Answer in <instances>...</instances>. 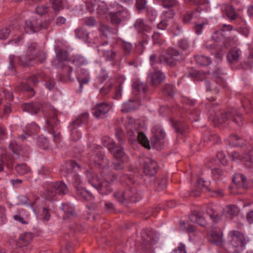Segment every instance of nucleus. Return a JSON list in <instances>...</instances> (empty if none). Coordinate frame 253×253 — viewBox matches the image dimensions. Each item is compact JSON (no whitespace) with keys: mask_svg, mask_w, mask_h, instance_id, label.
Listing matches in <instances>:
<instances>
[{"mask_svg":"<svg viewBox=\"0 0 253 253\" xmlns=\"http://www.w3.org/2000/svg\"><path fill=\"white\" fill-rule=\"evenodd\" d=\"M140 161L142 165L143 172L146 175L152 176L156 173L158 167L155 160L148 157H142Z\"/></svg>","mask_w":253,"mask_h":253,"instance_id":"9","label":"nucleus"},{"mask_svg":"<svg viewBox=\"0 0 253 253\" xmlns=\"http://www.w3.org/2000/svg\"><path fill=\"white\" fill-rule=\"evenodd\" d=\"M195 59L196 63L201 66L209 65L211 62L210 58L204 55H196Z\"/></svg>","mask_w":253,"mask_h":253,"instance_id":"40","label":"nucleus"},{"mask_svg":"<svg viewBox=\"0 0 253 253\" xmlns=\"http://www.w3.org/2000/svg\"><path fill=\"white\" fill-rule=\"evenodd\" d=\"M69 61L76 66L80 67L86 63L84 58L80 55H75L70 57Z\"/></svg>","mask_w":253,"mask_h":253,"instance_id":"35","label":"nucleus"},{"mask_svg":"<svg viewBox=\"0 0 253 253\" xmlns=\"http://www.w3.org/2000/svg\"><path fill=\"white\" fill-rule=\"evenodd\" d=\"M76 190L78 195L83 200L91 201L94 199L92 194L84 187L78 185Z\"/></svg>","mask_w":253,"mask_h":253,"instance_id":"22","label":"nucleus"},{"mask_svg":"<svg viewBox=\"0 0 253 253\" xmlns=\"http://www.w3.org/2000/svg\"><path fill=\"white\" fill-rule=\"evenodd\" d=\"M47 131L53 135L54 141L56 143L60 142L61 135L60 132L55 131V128H59L60 127V121L57 118V114L56 111L52 108H50L49 113L47 116Z\"/></svg>","mask_w":253,"mask_h":253,"instance_id":"7","label":"nucleus"},{"mask_svg":"<svg viewBox=\"0 0 253 253\" xmlns=\"http://www.w3.org/2000/svg\"><path fill=\"white\" fill-rule=\"evenodd\" d=\"M209 182L205 181L203 178H199L197 181V187L199 189L205 188L208 191H212V188L209 187Z\"/></svg>","mask_w":253,"mask_h":253,"instance_id":"51","label":"nucleus"},{"mask_svg":"<svg viewBox=\"0 0 253 253\" xmlns=\"http://www.w3.org/2000/svg\"><path fill=\"white\" fill-rule=\"evenodd\" d=\"M238 213V208L234 205L226 206L223 210V214L227 218H231Z\"/></svg>","mask_w":253,"mask_h":253,"instance_id":"27","label":"nucleus"},{"mask_svg":"<svg viewBox=\"0 0 253 253\" xmlns=\"http://www.w3.org/2000/svg\"><path fill=\"white\" fill-rule=\"evenodd\" d=\"M56 57L59 62L63 63L64 61H69L68 52L65 50L59 49L56 52Z\"/></svg>","mask_w":253,"mask_h":253,"instance_id":"39","label":"nucleus"},{"mask_svg":"<svg viewBox=\"0 0 253 253\" xmlns=\"http://www.w3.org/2000/svg\"><path fill=\"white\" fill-rule=\"evenodd\" d=\"M19 87V89L22 90L30 92L31 93L30 95V97L34 95L35 92L34 91V89L31 86H30L29 84L25 82H22Z\"/></svg>","mask_w":253,"mask_h":253,"instance_id":"50","label":"nucleus"},{"mask_svg":"<svg viewBox=\"0 0 253 253\" xmlns=\"http://www.w3.org/2000/svg\"><path fill=\"white\" fill-rule=\"evenodd\" d=\"M27 130L29 133H24L20 136L22 141L25 140L31 134L36 133L39 130L38 126L35 123L28 125L26 127Z\"/></svg>","mask_w":253,"mask_h":253,"instance_id":"28","label":"nucleus"},{"mask_svg":"<svg viewBox=\"0 0 253 253\" xmlns=\"http://www.w3.org/2000/svg\"><path fill=\"white\" fill-rule=\"evenodd\" d=\"M101 174L104 179L101 181L96 173L87 170L86 171V176L88 183L94 187L102 195H107L111 192L112 189L110 185L116 179V176L109 171L108 168H103Z\"/></svg>","mask_w":253,"mask_h":253,"instance_id":"2","label":"nucleus"},{"mask_svg":"<svg viewBox=\"0 0 253 253\" xmlns=\"http://www.w3.org/2000/svg\"><path fill=\"white\" fill-rule=\"evenodd\" d=\"M190 75L198 81L203 80L205 78V75L204 73L196 70L191 72Z\"/></svg>","mask_w":253,"mask_h":253,"instance_id":"58","label":"nucleus"},{"mask_svg":"<svg viewBox=\"0 0 253 253\" xmlns=\"http://www.w3.org/2000/svg\"><path fill=\"white\" fill-rule=\"evenodd\" d=\"M245 166L246 168L251 172H253V159L248 155L246 159L245 160Z\"/></svg>","mask_w":253,"mask_h":253,"instance_id":"57","label":"nucleus"},{"mask_svg":"<svg viewBox=\"0 0 253 253\" xmlns=\"http://www.w3.org/2000/svg\"><path fill=\"white\" fill-rule=\"evenodd\" d=\"M113 150H109L110 152L117 159L122 158L125 155L124 149L120 146H117L116 143L113 146Z\"/></svg>","mask_w":253,"mask_h":253,"instance_id":"38","label":"nucleus"},{"mask_svg":"<svg viewBox=\"0 0 253 253\" xmlns=\"http://www.w3.org/2000/svg\"><path fill=\"white\" fill-rule=\"evenodd\" d=\"M21 108L24 112H28L32 115H37L43 111V106L39 102L25 103L22 105Z\"/></svg>","mask_w":253,"mask_h":253,"instance_id":"14","label":"nucleus"},{"mask_svg":"<svg viewBox=\"0 0 253 253\" xmlns=\"http://www.w3.org/2000/svg\"><path fill=\"white\" fill-rule=\"evenodd\" d=\"M74 245L71 242H68L67 243L65 249L60 250V253H70L74 250Z\"/></svg>","mask_w":253,"mask_h":253,"instance_id":"64","label":"nucleus"},{"mask_svg":"<svg viewBox=\"0 0 253 253\" xmlns=\"http://www.w3.org/2000/svg\"><path fill=\"white\" fill-rule=\"evenodd\" d=\"M225 12L227 16L231 20L236 19L237 15L232 5H227L225 8Z\"/></svg>","mask_w":253,"mask_h":253,"instance_id":"46","label":"nucleus"},{"mask_svg":"<svg viewBox=\"0 0 253 253\" xmlns=\"http://www.w3.org/2000/svg\"><path fill=\"white\" fill-rule=\"evenodd\" d=\"M110 108L109 104L102 103L97 104L92 109V113L96 118H102L109 111Z\"/></svg>","mask_w":253,"mask_h":253,"instance_id":"15","label":"nucleus"},{"mask_svg":"<svg viewBox=\"0 0 253 253\" xmlns=\"http://www.w3.org/2000/svg\"><path fill=\"white\" fill-rule=\"evenodd\" d=\"M102 141L103 146L106 147L109 151L113 150V146H115V142L109 137L103 136L102 138Z\"/></svg>","mask_w":253,"mask_h":253,"instance_id":"47","label":"nucleus"},{"mask_svg":"<svg viewBox=\"0 0 253 253\" xmlns=\"http://www.w3.org/2000/svg\"><path fill=\"white\" fill-rule=\"evenodd\" d=\"M153 137L151 142L157 149H160L163 143L165 133L162 127L159 125L155 126L152 129Z\"/></svg>","mask_w":253,"mask_h":253,"instance_id":"12","label":"nucleus"},{"mask_svg":"<svg viewBox=\"0 0 253 253\" xmlns=\"http://www.w3.org/2000/svg\"><path fill=\"white\" fill-rule=\"evenodd\" d=\"M159 4L166 8H170L178 5V2L176 0H159Z\"/></svg>","mask_w":253,"mask_h":253,"instance_id":"41","label":"nucleus"},{"mask_svg":"<svg viewBox=\"0 0 253 253\" xmlns=\"http://www.w3.org/2000/svg\"><path fill=\"white\" fill-rule=\"evenodd\" d=\"M49 25V21H41L37 18H33L25 21V29L27 32L34 33L42 29H47Z\"/></svg>","mask_w":253,"mask_h":253,"instance_id":"8","label":"nucleus"},{"mask_svg":"<svg viewBox=\"0 0 253 253\" xmlns=\"http://www.w3.org/2000/svg\"><path fill=\"white\" fill-rule=\"evenodd\" d=\"M10 29L8 28H3L0 29V39L5 40L9 36Z\"/></svg>","mask_w":253,"mask_h":253,"instance_id":"60","label":"nucleus"},{"mask_svg":"<svg viewBox=\"0 0 253 253\" xmlns=\"http://www.w3.org/2000/svg\"><path fill=\"white\" fill-rule=\"evenodd\" d=\"M159 239L157 233L152 229H143L141 232L140 245L142 253H154L153 246Z\"/></svg>","mask_w":253,"mask_h":253,"instance_id":"4","label":"nucleus"},{"mask_svg":"<svg viewBox=\"0 0 253 253\" xmlns=\"http://www.w3.org/2000/svg\"><path fill=\"white\" fill-rule=\"evenodd\" d=\"M48 7L45 5H39L36 8V12L40 15L46 14L48 11Z\"/></svg>","mask_w":253,"mask_h":253,"instance_id":"63","label":"nucleus"},{"mask_svg":"<svg viewBox=\"0 0 253 253\" xmlns=\"http://www.w3.org/2000/svg\"><path fill=\"white\" fill-rule=\"evenodd\" d=\"M137 139L139 143L146 148L150 149L149 141L142 132H138L137 134Z\"/></svg>","mask_w":253,"mask_h":253,"instance_id":"43","label":"nucleus"},{"mask_svg":"<svg viewBox=\"0 0 253 253\" xmlns=\"http://www.w3.org/2000/svg\"><path fill=\"white\" fill-rule=\"evenodd\" d=\"M93 163L95 165L106 167L108 164L107 160L105 158L104 155L102 153H97L93 158Z\"/></svg>","mask_w":253,"mask_h":253,"instance_id":"31","label":"nucleus"},{"mask_svg":"<svg viewBox=\"0 0 253 253\" xmlns=\"http://www.w3.org/2000/svg\"><path fill=\"white\" fill-rule=\"evenodd\" d=\"M49 1L52 5L54 13L56 14L64 8L63 3L61 0H50Z\"/></svg>","mask_w":253,"mask_h":253,"instance_id":"42","label":"nucleus"},{"mask_svg":"<svg viewBox=\"0 0 253 253\" xmlns=\"http://www.w3.org/2000/svg\"><path fill=\"white\" fill-rule=\"evenodd\" d=\"M209 241L213 244L218 247H222L223 245L222 239V233L220 231L212 230L211 234L209 237Z\"/></svg>","mask_w":253,"mask_h":253,"instance_id":"16","label":"nucleus"},{"mask_svg":"<svg viewBox=\"0 0 253 253\" xmlns=\"http://www.w3.org/2000/svg\"><path fill=\"white\" fill-rule=\"evenodd\" d=\"M107 11V8L106 4L103 2H101L98 5L97 8V13L99 15H103Z\"/></svg>","mask_w":253,"mask_h":253,"instance_id":"62","label":"nucleus"},{"mask_svg":"<svg viewBox=\"0 0 253 253\" xmlns=\"http://www.w3.org/2000/svg\"><path fill=\"white\" fill-rule=\"evenodd\" d=\"M37 145L41 149L46 150L49 146L48 140L44 136H39L37 138Z\"/></svg>","mask_w":253,"mask_h":253,"instance_id":"44","label":"nucleus"},{"mask_svg":"<svg viewBox=\"0 0 253 253\" xmlns=\"http://www.w3.org/2000/svg\"><path fill=\"white\" fill-rule=\"evenodd\" d=\"M142 198L141 193L138 191L135 187H131L127 191V201L129 202L135 203Z\"/></svg>","mask_w":253,"mask_h":253,"instance_id":"21","label":"nucleus"},{"mask_svg":"<svg viewBox=\"0 0 253 253\" xmlns=\"http://www.w3.org/2000/svg\"><path fill=\"white\" fill-rule=\"evenodd\" d=\"M2 159L5 161V165L8 168L11 169L13 167L14 164V160L10 155L5 154L2 157Z\"/></svg>","mask_w":253,"mask_h":253,"instance_id":"53","label":"nucleus"},{"mask_svg":"<svg viewBox=\"0 0 253 253\" xmlns=\"http://www.w3.org/2000/svg\"><path fill=\"white\" fill-rule=\"evenodd\" d=\"M189 219L192 222L202 226H204L206 224V221L203 214L197 211H194L189 215Z\"/></svg>","mask_w":253,"mask_h":253,"instance_id":"20","label":"nucleus"},{"mask_svg":"<svg viewBox=\"0 0 253 253\" xmlns=\"http://www.w3.org/2000/svg\"><path fill=\"white\" fill-rule=\"evenodd\" d=\"M132 87L133 92L136 93L142 92L144 93L148 90L147 85L138 79L133 80Z\"/></svg>","mask_w":253,"mask_h":253,"instance_id":"19","label":"nucleus"},{"mask_svg":"<svg viewBox=\"0 0 253 253\" xmlns=\"http://www.w3.org/2000/svg\"><path fill=\"white\" fill-rule=\"evenodd\" d=\"M76 36L77 38L82 39L87 42L89 39V33L83 28L80 27L75 30Z\"/></svg>","mask_w":253,"mask_h":253,"instance_id":"37","label":"nucleus"},{"mask_svg":"<svg viewBox=\"0 0 253 253\" xmlns=\"http://www.w3.org/2000/svg\"><path fill=\"white\" fill-rule=\"evenodd\" d=\"M69 189L67 185L62 181L50 182L43 193L44 198L48 201L56 199V196L64 195L68 193Z\"/></svg>","mask_w":253,"mask_h":253,"instance_id":"5","label":"nucleus"},{"mask_svg":"<svg viewBox=\"0 0 253 253\" xmlns=\"http://www.w3.org/2000/svg\"><path fill=\"white\" fill-rule=\"evenodd\" d=\"M209 103L207 104V107L209 109V117L213 122H218L220 124L225 123L227 121H232L240 126L242 125V110L237 111L234 109H231L227 111L218 110L215 111L214 109L217 104L214 102V99L211 97L208 100Z\"/></svg>","mask_w":253,"mask_h":253,"instance_id":"1","label":"nucleus"},{"mask_svg":"<svg viewBox=\"0 0 253 253\" xmlns=\"http://www.w3.org/2000/svg\"><path fill=\"white\" fill-rule=\"evenodd\" d=\"M224 74L221 69L218 68L214 72L213 76L216 78L215 82L221 85H224L225 81L220 77Z\"/></svg>","mask_w":253,"mask_h":253,"instance_id":"45","label":"nucleus"},{"mask_svg":"<svg viewBox=\"0 0 253 253\" xmlns=\"http://www.w3.org/2000/svg\"><path fill=\"white\" fill-rule=\"evenodd\" d=\"M184 55L179 50L173 48H169L167 51L162 52L158 57L155 54L150 56V62L152 66L156 63H166L170 66H175L178 62L183 61Z\"/></svg>","mask_w":253,"mask_h":253,"instance_id":"3","label":"nucleus"},{"mask_svg":"<svg viewBox=\"0 0 253 253\" xmlns=\"http://www.w3.org/2000/svg\"><path fill=\"white\" fill-rule=\"evenodd\" d=\"M35 235L32 232H25L20 235L16 242L17 249H21L24 252L28 249L29 245L33 241Z\"/></svg>","mask_w":253,"mask_h":253,"instance_id":"13","label":"nucleus"},{"mask_svg":"<svg viewBox=\"0 0 253 253\" xmlns=\"http://www.w3.org/2000/svg\"><path fill=\"white\" fill-rule=\"evenodd\" d=\"M174 126L178 135H185L188 132V127L185 123L176 122L174 124Z\"/></svg>","mask_w":253,"mask_h":253,"instance_id":"29","label":"nucleus"},{"mask_svg":"<svg viewBox=\"0 0 253 253\" xmlns=\"http://www.w3.org/2000/svg\"><path fill=\"white\" fill-rule=\"evenodd\" d=\"M233 182L237 185H241L244 189L247 188V178L241 173L235 174L233 176Z\"/></svg>","mask_w":253,"mask_h":253,"instance_id":"26","label":"nucleus"},{"mask_svg":"<svg viewBox=\"0 0 253 253\" xmlns=\"http://www.w3.org/2000/svg\"><path fill=\"white\" fill-rule=\"evenodd\" d=\"M71 140L76 142L81 137V133L76 128H71Z\"/></svg>","mask_w":253,"mask_h":253,"instance_id":"56","label":"nucleus"},{"mask_svg":"<svg viewBox=\"0 0 253 253\" xmlns=\"http://www.w3.org/2000/svg\"><path fill=\"white\" fill-rule=\"evenodd\" d=\"M62 209L67 216H75L76 214L74 209L68 204H63Z\"/></svg>","mask_w":253,"mask_h":253,"instance_id":"49","label":"nucleus"},{"mask_svg":"<svg viewBox=\"0 0 253 253\" xmlns=\"http://www.w3.org/2000/svg\"><path fill=\"white\" fill-rule=\"evenodd\" d=\"M165 75L161 71H157L150 73L147 79L152 85L157 86L165 79Z\"/></svg>","mask_w":253,"mask_h":253,"instance_id":"17","label":"nucleus"},{"mask_svg":"<svg viewBox=\"0 0 253 253\" xmlns=\"http://www.w3.org/2000/svg\"><path fill=\"white\" fill-rule=\"evenodd\" d=\"M99 30L105 38H108L111 35L117 34V30L116 29L111 28L105 24H101L99 27Z\"/></svg>","mask_w":253,"mask_h":253,"instance_id":"30","label":"nucleus"},{"mask_svg":"<svg viewBox=\"0 0 253 253\" xmlns=\"http://www.w3.org/2000/svg\"><path fill=\"white\" fill-rule=\"evenodd\" d=\"M26 53L27 56L34 57L37 62L43 63L46 58L45 53L40 49L36 42H33L28 46Z\"/></svg>","mask_w":253,"mask_h":253,"instance_id":"10","label":"nucleus"},{"mask_svg":"<svg viewBox=\"0 0 253 253\" xmlns=\"http://www.w3.org/2000/svg\"><path fill=\"white\" fill-rule=\"evenodd\" d=\"M107 44V42H105V43H102L98 47V51H101L102 52L103 57L106 59V60L111 61L115 59L116 56V53L113 51L112 50H103L101 48L102 46Z\"/></svg>","mask_w":253,"mask_h":253,"instance_id":"34","label":"nucleus"},{"mask_svg":"<svg viewBox=\"0 0 253 253\" xmlns=\"http://www.w3.org/2000/svg\"><path fill=\"white\" fill-rule=\"evenodd\" d=\"M88 119V114L87 113L81 114L79 117L73 121L70 125L71 128H76L80 126L82 124L86 123Z\"/></svg>","mask_w":253,"mask_h":253,"instance_id":"25","label":"nucleus"},{"mask_svg":"<svg viewBox=\"0 0 253 253\" xmlns=\"http://www.w3.org/2000/svg\"><path fill=\"white\" fill-rule=\"evenodd\" d=\"M249 241V238L238 230H232L228 234V242L234 250L233 253H239Z\"/></svg>","mask_w":253,"mask_h":253,"instance_id":"6","label":"nucleus"},{"mask_svg":"<svg viewBox=\"0 0 253 253\" xmlns=\"http://www.w3.org/2000/svg\"><path fill=\"white\" fill-rule=\"evenodd\" d=\"M202 9L200 7L196 8L192 12H187L183 17V21L185 23H189L193 17L198 18L199 16Z\"/></svg>","mask_w":253,"mask_h":253,"instance_id":"32","label":"nucleus"},{"mask_svg":"<svg viewBox=\"0 0 253 253\" xmlns=\"http://www.w3.org/2000/svg\"><path fill=\"white\" fill-rule=\"evenodd\" d=\"M16 172L20 175H24L30 173L31 169L25 164H17L15 167Z\"/></svg>","mask_w":253,"mask_h":253,"instance_id":"36","label":"nucleus"},{"mask_svg":"<svg viewBox=\"0 0 253 253\" xmlns=\"http://www.w3.org/2000/svg\"><path fill=\"white\" fill-rule=\"evenodd\" d=\"M73 68L71 66L67 65H63L61 66V71L59 75V80L61 82H66L68 81H72L71 73Z\"/></svg>","mask_w":253,"mask_h":253,"instance_id":"18","label":"nucleus"},{"mask_svg":"<svg viewBox=\"0 0 253 253\" xmlns=\"http://www.w3.org/2000/svg\"><path fill=\"white\" fill-rule=\"evenodd\" d=\"M83 21L84 24L88 27H93L96 24V20L93 17L85 18Z\"/></svg>","mask_w":253,"mask_h":253,"instance_id":"61","label":"nucleus"},{"mask_svg":"<svg viewBox=\"0 0 253 253\" xmlns=\"http://www.w3.org/2000/svg\"><path fill=\"white\" fill-rule=\"evenodd\" d=\"M212 176L214 181H219L222 179L223 172L219 168H214L211 170Z\"/></svg>","mask_w":253,"mask_h":253,"instance_id":"48","label":"nucleus"},{"mask_svg":"<svg viewBox=\"0 0 253 253\" xmlns=\"http://www.w3.org/2000/svg\"><path fill=\"white\" fill-rule=\"evenodd\" d=\"M9 65L11 68L14 66L15 62L17 61L18 63L21 66L28 67L33 65V63L37 62L34 60V57H31L26 55L20 57H17L14 55H10L9 57Z\"/></svg>","mask_w":253,"mask_h":253,"instance_id":"11","label":"nucleus"},{"mask_svg":"<svg viewBox=\"0 0 253 253\" xmlns=\"http://www.w3.org/2000/svg\"><path fill=\"white\" fill-rule=\"evenodd\" d=\"M163 93L169 96H171L174 93V87L171 84H166L163 90Z\"/></svg>","mask_w":253,"mask_h":253,"instance_id":"55","label":"nucleus"},{"mask_svg":"<svg viewBox=\"0 0 253 253\" xmlns=\"http://www.w3.org/2000/svg\"><path fill=\"white\" fill-rule=\"evenodd\" d=\"M241 51L237 48L231 49L227 54V60L229 63L237 62L240 58Z\"/></svg>","mask_w":253,"mask_h":253,"instance_id":"24","label":"nucleus"},{"mask_svg":"<svg viewBox=\"0 0 253 253\" xmlns=\"http://www.w3.org/2000/svg\"><path fill=\"white\" fill-rule=\"evenodd\" d=\"M140 104V101L137 96L130 99L127 102V112L137 109Z\"/></svg>","mask_w":253,"mask_h":253,"instance_id":"33","label":"nucleus"},{"mask_svg":"<svg viewBox=\"0 0 253 253\" xmlns=\"http://www.w3.org/2000/svg\"><path fill=\"white\" fill-rule=\"evenodd\" d=\"M115 134L120 144H122L125 142L126 136L124 132L121 128L118 127L116 128Z\"/></svg>","mask_w":253,"mask_h":253,"instance_id":"52","label":"nucleus"},{"mask_svg":"<svg viewBox=\"0 0 253 253\" xmlns=\"http://www.w3.org/2000/svg\"><path fill=\"white\" fill-rule=\"evenodd\" d=\"M125 191H118L114 194V197L121 203L123 204L126 200Z\"/></svg>","mask_w":253,"mask_h":253,"instance_id":"59","label":"nucleus"},{"mask_svg":"<svg viewBox=\"0 0 253 253\" xmlns=\"http://www.w3.org/2000/svg\"><path fill=\"white\" fill-rule=\"evenodd\" d=\"M157 16V11L153 9L148 8L147 10V17L148 19L151 22L154 21Z\"/></svg>","mask_w":253,"mask_h":253,"instance_id":"54","label":"nucleus"},{"mask_svg":"<svg viewBox=\"0 0 253 253\" xmlns=\"http://www.w3.org/2000/svg\"><path fill=\"white\" fill-rule=\"evenodd\" d=\"M133 27L138 33L142 31L148 32L152 29L151 27L147 25L145 23L144 20L142 18L137 19L133 24Z\"/></svg>","mask_w":253,"mask_h":253,"instance_id":"23","label":"nucleus"}]
</instances>
